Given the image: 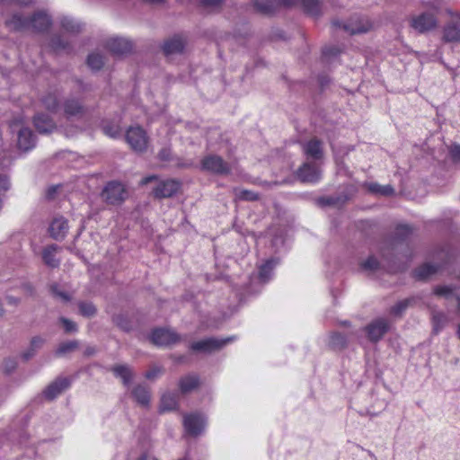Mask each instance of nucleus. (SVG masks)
I'll use <instances>...</instances> for the list:
<instances>
[{
  "mask_svg": "<svg viewBox=\"0 0 460 460\" xmlns=\"http://www.w3.org/2000/svg\"><path fill=\"white\" fill-rule=\"evenodd\" d=\"M58 249V245L51 244L45 247L42 251V260L50 268H58L59 266V261L56 259Z\"/></svg>",
  "mask_w": 460,
  "mask_h": 460,
  "instance_id": "nucleus-28",
  "label": "nucleus"
},
{
  "mask_svg": "<svg viewBox=\"0 0 460 460\" xmlns=\"http://www.w3.org/2000/svg\"><path fill=\"white\" fill-rule=\"evenodd\" d=\"M421 5L422 7L429 9L430 11L429 13H436V16L438 17L440 11L438 4L433 1H423L421 2Z\"/></svg>",
  "mask_w": 460,
  "mask_h": 460,
  "instance_id": "nucleus-48",
  "label": "nucleus"
},
{
  "mask_svg": "<svg viewBox=\"0 0 460 460\" xmlns=\"http://www.w3.org/2000/svg\"><path fill=\"white\" fill-rule=\"evenodd\" d=\"M274 265L271 260L266 261L259 268V279L262 282H266L270 279V275L272 273Z\"/></svg>",
  "mask_w": 460,
  "mask_h": 460,
  "instance_id": "nucleus-39",
  "label": "nucleus"
},
{
  "mask_svg": "<svg viewBox=\"0 0 460 460\" xmlns=\"http://www.w3.org/2000/svg\"><path fill=\"white\" fill-rule=\"evenodd\" d=\"M87 65L93 70H100L104 65V58L99 53H91L87 57Z\"/></svg>",
  "mask_w": 460,
  "mask_h": 460,
  "instance_id": "nucleus-38",
  "label": "nucleus"
},
{
  "mask_svg": "<svg viewBox=\"0 0 460 460\" xmlns=\"http://www.w3.org/2000/svg\"><path fill=\"white\" fill-rule=\"evenodd\" d=\"M61 27L71 33H78L82 31V25L71 18L65 17L61 20Z\"/></svg>",
  "mask_w": 460,
  "mask_h": 460,
  "instance_id": "nucleus-37",
  "label": "nucleus"
},
{
  "mask_svg": "<svg viewBox=\"0 0 460 460\" xmlns=\"http://www.w3.org/2000/svg\"><path fill=\"white\" fill-rule=\"evenodd\" d=\"M114 323L121 330L128 332L132 329L131 322L123 314H119L113 317Z\"/></svg>",
  "mask_w": 460,
  "mask_h": 460,
  "instance_id": "nucleus-42",
  "label": "nucleus"
},
{
  "mask_svg": "<svg viewBox=\"0 0 460 460\" xmlns=\"http://www.w3.org/2000/svg\"><path fill=\"white\" fill-rule=\"evenodd\" d=\"M233 193L237 200L242 201H257L260 199L259 193L244 189L234 188Z\"/></svg>",
  "mask_w": 460,
  "mask_h": 460,
  "instance_id": "nucleus-33",
  "label": "nucleus"
},
{
  "mask_svg": "<svg viewBox=\"0 0 460 460\" xmlns=\"http://www.w3.org/2000/svg\"><path fill=\"white\" fill-rule=\"evenodd\" d=\"M414 301L415 299L412 297L399 301L391 307L390 314L394 316H401L409 306L413 305Z\"/></svg>",
  "mask_w": 460,
  "mask_h": 460,
  "instance_id": "nucleus-34",
  "label": "nucleus"
},
{
  "mask_svg": "<svg viewBox=\"0 0 460 460\" xmlns=\"http://www.w3.org/2000/svg\"><path fill=\"white\" fill-rule=\"evenodd\" d=\"M59 321L62 323L64 330L66 333L77 331V325L73 321H70L69 319H66L65 317H60Z\"/></svg>",
  "mask_w": 460,
  "mask_h": 460,
  "instance_id": "nucleus-45",
  "label": "nucleus"
},
{
  "mask_svg": "<svg viewBox=\"0 0 460 460\" xmlns=\"http://www.w3.org/2000/svg\"><path fill=\"white\" fill-rule=\"evenodd\" d=\"M79 346V343L77 341H65L59 344L58 349H56V356L61 357L67 353H70L74 350H75Z\"/></svg>",
  "mask_w": 460,
  "mask_h": 460,
  "instance_id": "nucleus-35",
  "label": "nucleus"
},
{
  "mask_svg": "<svg viewBox=\"0 0 460 460\" xmlns=\"http://www.w3.org/2000/svg\"><path fill=\"white\" fill-rule=\"evenodd\" d=\"M361 268L367 270H376L379 268V261L375 256H369L361 263Z\"/></svg>",
  "mask_w": 460,
  "mask_h": 460,
  "instance_id": "nucleus-43",
  "label": "nucleus"
},
{
  "mask_svg": "<svg viewBox=\"0 0 460 460\" xmlns=\"http://www.w3.org/2000/svg\"><path fill=\"white\" fill-rule=\"evenodd\" d=\"M200 169L216 175H228L231 173L230 164L217 155H208L200 160Z\"/></svg>",
  "mask_w": 460,
  "mask_h": 460,
  "instance_id": "nucleus-3",
  "label": "nucleus"
},
{
  "mask_svg": "<svg viewBox=\"0 0 460 460\" xmlns=\"http://www.w3.org/2000/svg\"><path fill=\"white\" fill-rule=\"evenodd\" d=\"M450 155L455 162L460 161V146L456 145L450 149Z\"/></svg>",
  "mask_w": 460,
  "mask_h": 460,
  "instance_id": "nucleus-55",
  "label": "nucleus"
},
{
  "mask_svg": "<svg viewBox=\"0 0 460 460\" xmlns=\"http://www.w3.org/2000/svg\"><path fill=\"white\" fill-rule=\"evenodd\" d=\"M157 176L156 175H148V176H146L144 177L141 181H140V185L144 186V185H146L148 184L149 182L153 181H155L157 180Z\"/></svg>",
  "mask_w": 460,
  "mask_h": 460,
  "instance_id": "nucleus-59",
  "label": "nucleus"
},
{
  "mask_svg": "<svg viewBox=\"0 0 460 460\" xmlns=\"http://www.w3.org/2000/svg\"><path fill=\"white\" fill-rule=\"evenodd\" d=\"M341 52V49L336 46L325 47L323 49V56L325 58H332L340 55Z\"/></svg>",
  "mask_w": 460,
  "mask_h": 460,
  "instance_id": "nucleus-47",
  "label": "nucleus"
},
{
  "mask_svg": "<svg viewBox=\"0 0 460 460\" xmlns=\"http://www.w3.org/2000/svg\"><path fill=\"white\" fill-rule=\"evenodd\" d=\"M413 227L406 224H399L394 230V240L397 243L406 242L413 234Z\"/></svg>",
  "mask_w": 460,
  "mask_h": 460,
  "instance_id": "nucleus-30",
  "label": "nucleus"
},
{
  "mask_svg": "<svg viewBox=\"0 0 460 460\" xmlns=\"http://www.w3.org/2000/svg\"><path fill=\"white\" fill-rule=\"evenodd\" d=\"M440 270L438 265L424 263L414 270L413 278L417 280H424Z\"/></svg>",
  "mask_w": 460,
  "mask_h": 460,
  "instance_id": "nucleus-25",
  "label": "nucleus"
},
{
  "mask_svg": "<svg viewBox=\"0 0 460 460\" xmlns=\"http://www.w3.org/2000/svg\"><path fill=\"white\" fill-rule=\"evenodd\" d=\"M456 301H457V307H458V310L460 311V296H456Z\"/></svg>",
  "mask_w": 460,
  "mask_h": 460,
  "instance_id": "nucleus-63",
  "label": "nucleus"
},
{
  "mask_svg": "<svg viewBox=\"0 0 460 460\" xmlns=\"http://www.w3.org/2000/svg\"><path fill=\"white\" fill-rule=\"evenodd\" d=\"M116 377L122 380L123 385H128L133 378V373L127 365H115L111 368Z\"/></svg>",
  "mask_w": 460,
  "mask_h": 460,
  "instance_id": "nucleus-29",
  "label": "nucleus"
},
{
  "mask_svg": "<svg viewBox=\"0 0 460 460\" xmlns=\"http://www.w3.org/2000/svg\"><path fill=\"white\" fill-rule=\"evenodd\" d=\"M9 177L6 174H0V192H6L10 189Z\"/></svg>",
  "mask_w": 460,
  "mask_h": 460,
  "instance_id": "nucleus-51",
  "label": "nucleus"
},
{
  "mask_svg": "<svg viewBox=\"0 0 460 460\" xmlns=\"http://www.w3.org/2000/svg\"><path fill=\"white\" fill-rule=\"evenodd\" d=\"M200 385L199 376L194 373L182 376L178 381L179 391L181 394H187L197 390Z\"/></svg>",
  "mask_w": 460,
  "mask_h": 460,
  "instance_id": "nucleus-17",
  "label": "nucleus"
},
{
  "mask_svg": "<svg viewBox=\"0 0 460 460\" xmlns=\"http://www.w3.org/2000/svg\"><path fill=\"white\" fill-rule=\"evenodd\" d=\"M150 340L155 345L167 347L178 343L181 336L173 330L156 328L152 331Z\"/></svg>",
  "mask_w": 460,
  "mask_h": 460,
  "instance_id": "nucleus-9",
  "label": "nucleus"
},
{
  "mask_svg": "<svg viewBox=\"0 0 460 460\" xmlns=\"http://www.w3.org/2000/svg\"><path fill=\"white\" fill-rule=\"evenodd\" d=\"M181 182L175 179L161 181L153 190L155 199H162L174 196L181 189Z\"/></svg>",
  "mask_w": 460,
  "mask_h": 460,
  "instance_id": "nucleus-11",
  "label": "nucleus"
},
{
  "mask_svg": "<svg viewBox=\"0 0 460 460\" xmlns=\"http://www.w3.org/2000/svg\"><path fill=\"white\" fill-rule=\"evenodd\" d=\"M51 23L50 16L42 11L34 13L30 18L14 13L11 19L5 21L6 27L14 31L31 28L34 31L44 32L50 28Z\"/></svg>",
  "mask_w": 460,
  "mask_h": 460,
  "instance_id": "nucleus-2",
  "label": "nucleus"
},
{
  "mask_svg": "<svg viewBox=\"0 0 460 460\" xmlns=\"http://www.w3.org/2000/svg\"><path fill=\"white\" fill-rule=\"evenodd\" d=\"M182 425L187 435L198 437L205 429L206 419L200 412L185 413Z\"/></svg>",
  "mask_w": 460,
  "mask_h": 460,
  "instance_id": "nucleus-7",
  "label": "nucleus"
},
{
  "mask_svg": "<svg viewBox=\"0 0 460 460\" xmlns=\"http://www.w3.org/2000/svg\"><path fill=\"white\" fill-rule=\"evenodd\" d=\"M454 291V288L448 286H438L434 288V294L438 296H448Z\"/></svg>",
  "mask_w": 460,
  "mask_h": 460,
  "instance_id": "nucleus-46",
  "label": "nucleus"
},
{
  "mask_svg": "<svg viewBox=\"0 0 460 460\" xmlns=\"http://www.w3.org/2000/svg\"><path fill=\"white\" fill-rule=\"evenodd\" d=\"M95 353V349L93 347H88L86 348L84 354L86 356H92Z\"/></svg>",
  "mask_w": 460,
  "mask_h": 460,
  "instance_id": "nucleus-61",
  "label": "nucleus"
},
{
  "mask_svg": "<svg viewBox=\"0 0 460 460\" xmlns=\"http://www.w3.org/2000/svg\"><path fill=\"white\" fill-rule=\"evenodd\" d=\"M68 229L67 219L60 216L53 218L49 227V233L53 239L60 241L66 237Z\"/></svg>",
  "mask_w": 460,
  "mask_h": 460,
  "instance_id": "nucleus-15",
  "label": "nucleus"
},
{
  "mask_svg": "<svg viewBox=\"0 0 460 460\" xmlns=\"http://www.w3.org/2000/svg\"><path fill=\"white\" fill-rule=\"evenodd\" d=\"M394 188L390 185L382 186L381 185V192L380 195L382 196H390L394 193Z\"/></svg>",
  "mask_w": 460,
  "mask_h": 460,
  "instance_id": "nucleus-57",
  "label": "nucleus"
},
{
  "mask_svg": "<svg viewBox=\"0 0 460 460\" xmlns=\"http://www.w3.org/2000/svg\"><path fill=\"white\" fill-rule=\"evenodd\" d=\"M44 343V340L40 336H35L31 341V348L29 350L25 351L22 354V358L24 360H28L31 358L36 352L37 349L40 348Z\"/></svg>",
  "mask_w": 460,
  "mask_h": 460,
  "instance_id": "nucleus-40",
  "label": "nucleus"
},
{
  "mask_svg": "<svg viewBox=\"0 0 460 460\" xmlns=\"http://www.w3.org/2000/svg\"><path fill=\"white\" fill-rule=\"evenodd\" d=\"M137 460H147V456L143 454Z\"/></svg>",
  "mask_w": 460,
  "mask_h": 460,
  "instance_id": "nucleus-62",
  "label": "nucleus"
},
{
  "mask_svg": "<svg viewBox=\"0 0 460 460\" xmlns=\"http://www.w3.org/2000/svg\"><path fill=\"white\" fill-rule=\"evenodd\" d=\"M164 373V369L161 367H154L146 372L145 377L146 379L152 380L156 378L159 375Z\"/></svg>",
  "mask_w": 460,
  "mask_h": 460,
  "instance_id": "nucleus-49",
  "label": "nucleus"
},
{
  "mask_svg": "<svg viewBox=\"0 0 460 460\" xmlns=\"http://www.w3.org/2000/svg\"><path fill=\"white\" fill-rule=\"evenodd\" d=\"M78 308L80 314L85 317H91L96 314V307L90 302H80Z\"/></svg>",
  "mask_w": 460,
  "mask_h": 460,
  "instance_id": "nucleus-41",
  "label": "nucleus"
},
{
  "mask_svg": "<svg viewBox=\"0 0 460 460\" xmlns=\"http://www.w3.org/2000/svg\"><path fill=\"white\" fill-rule=\"evenodd\" d=\"M44 108L51 113H56L59 109L58 93L57 92H49L40 99Z\"/></svg>",
  "mask_w": 460,
  "mask_h": 460,
  "instance_id": "nucleus-26",
  "label": "nucleus"
},
{
  "mask_svg": "<svg viewBox=\"0 0 460 460\" xmlns=\"http://www.w3.org/2000/svg\"><path fill=\"white\" fill-rule=\"evenodd\" d=\"M234 337L226 339L207 338L194 341L190 345V349L195 352L211 353L221 349L226 344L234 341Z\"/></svg>",
  "mask_w": 460,
  "mask_h": 460,
  "instance_id": "nucleus-5",
  "label": "nucleus"
},
{
  "mask_svg": "<svg viewBox=\"0 0 460 460\" xmlns=\"http://www.w3.org/2000/svg\"><path fill=\"white\" fill-rule=\"evenodd\" d=\"M60 185H52L49 186L45 192V197L48 200H52L55 199V196L59 190Z\"/></svg>",
  "mask_w": 460,
  "mask_h": 460,
  "instance_id": "nucleus-52",
  "label": "nucleus"
},
{
  "mask_svg": "<svg viewBox=\"0 0 460 460\" xmlns=\"http://www.w3.org/2000/svg\"><path fill=\"white\" fill-rule=\"evenodd\" d=\"M335 28H342L345 31L351 35L366 33L372 28V23L368 19L365 18H353L347 23H342L340 21L334 20L332 22Z\"/></svg>",
  "mask_w": 460,
  "mask_h": 460,
  "instance_id": "nucleus-10",
  "label": "nucleus"
},
{
  "mask_svg": "<svg viewBox=\"0 0 460 460\" xmlns=\"http://www.w3.org/2000/svg\"><path fill=\"white\" fill-rule=\"evenodd\" d=\"M442 40L446 43L460 42V24L456 22H449L442 31Z\"/></svg>",
  "mask_w": 460,
  "mask_h": 460,
  "instance_id": "nucleus-21",
  "label": "nucleus"
},
{
  "mask_svg": "<svg viewBox=\"0 0 460 460\" xmlns=\"http://www.w3.org/2000/svg\"><path fill=\"white\" fill-rule=\"evenodd\" d=\"M70 385L71 381L68 377H58L46 387L43 392L44 396L49 400H53L67 389Z\"/></svg>",
  "mask_w": 460,
  "mask_h": 460,
  "instance_id": "nucleus-19",
  "label": "nucleus"
},
{
  "mask_svg": "<svg viewBox=\"0 0 460 460\" xmlns=\"http://www.w3.org/2000/svg\"><path fill=\"white\" fill-rule=\"evenodd\" d=\"M64 115L66 119L81 118L85 113V107L82 101L75 98H67L63 103Z\"/></svg>",
  "mask_w": 460,
  "mask_h": 460,
  "instance_id": "nucleus-16",
  "label": "nucleus"
},
{
  "mask_svg": "<svg viewBox=\"0 0 460 460\" xmlns=\"http://www.w3.org/2000/svg\"><path fill=\"white\" fill-rule=\"evenodd\" d=\"M432 322V332L438 335L442 329L446 326L448 320L447 315L442 312H434L431 317Z\"/></svg>",
  "mask_w": 460,
  "mask_h": 460,
  "instance_id": "nucleus-32",
  "label": "nucleus"
},
{
  "mask_svg": "<svg viewBox=\"0 0 460 460\" xmlns=\"http://www.w3.org/2000/svg\"><path fill=\"white\" fill-rule=\"evenodd\" d=\"M36 144V137L32 130L29 128H22L18 133V147L22 150L28 151L32 149Z\"/></svg>",
  "mask_w": 460,
  "mask_h": 460,
  "instance_id": "nucleus-23",
  "label": "nucleus"
},
{
  "mask_svg": "<svg viewBox=\"0 0 460 460\" xmlns=\"http://www.w3.org/2000/svg\"><path fill=\"white\" fill-rule=\"evenodd\" d=\"M389 322L385 318H377L365 327L367 339L371 342L379 341L389 331Z\"/></svg>",
  "mask_w": 460,
  "mask_h": 460,
  "instance_id": "nucleus-12",
  "label": "nucleus"
},
{
  "mask_svg": "<svg viewBox=\"0 0 460 460\" xmlns=\"http://www.w3.org/2000/svg\"><path fill=\"white\" fill-rule=\"evenodd\" d=\"M457 337L460 340V323L457 326V332H456Z\"/></svg>",
  "mask_w": 460,
  "mask_h": 460,
  "instance_id": "nucleus-64",
  "label": "nucleus"
},
{
  "mask_svg": "<svg viewBox=\"0 0 460 460\" xmlns=\"http://www.w3.org/2000/svg\"><path fill=\"white\" fill-rule=\"evenodd\" d=\"M126 141L131 149L137 153L146 150L148 137L146 132L141 127H131L126 133Z\"/></svg>",
  "mask_w": 460,
  "mask_h": 460,
  "instance_id": "nucleus-6",
  "label": "nucleus"
},
{
  "mask_svg": "<svg viewBox=\"0 0 460 460\" xmlns=\"http://www.w3.org/2000/svg\"><path fill=\"white\" fill-rule=\"evenodd\" d=\"M368 190L375 194H380L381 185H379L378 183H370L368 185Z\"/></svg>",
  "mask_w": 460,
  "mask_h": 460,
  "instance_id": "nucleus-58",
  "label": "nucleus"
},
{
  "mask_svg": "<svg viewBox=\"0 0 460 460\" xmlns=\"http://www.w3.org/2000/svg\"><path fill=\"white\" fill-rule=\"evenodd\" d=\"M49 290H50L51 294L53 295V296H55V297L60 298L65 302H67L70 300L69 295L64 291L58 290V285L56 283L50 285Z\"/></svg>",
  "mask_w": 460,
  "mask_h": 460,
  "instance_id": "nucleus-44",
  "label": "nucleus"
},
{
  "mask_svg": "<svg viewBox=\"0 0 460 460\" xmlns=\"http://www.w3.org/2000/svg\"><path fill=\"white\" fill-rule=\"evenodd\" d=\"M105 48L114 56H126L133 51L134 45L131 40L123 38H111L105 43Z\"/></svg>",
  "mask_w": 460,
  "mask_h": 460,
  "instance_id": "nucleus-13",
  "label": "nucleus"
},
{
  "mask_svg": "<svg viewBox=\"0 0 460 460\" xmlns=\"http://www.w3.org/2000/svg\"><path fill=\"white\" fill-rule=\"evenodd\" d=\"M186 40L181 35H174L164 42L162 47L165 56L181 53L185 48Z\"/></svg>",
  "mask_w": 460,
  "mask_h": 460,
  "instance_id": "nucleus-20",
  "label": "nucleus"
},
{
  "mask_svg": "<svg viewBox=\"0 0 460 460\" xmlns=\"http://www.w3.org/2000/svg\"><path fill=\"white\" fill-rule=\"evenodd\" d=\"M179 408L178 395L174 393L166 392L162 394L159 405V412L176 411Z\"/></svg>",
  "mask_w": 460,
  "mask_h": 460,
  "instance_id": "nucleus-24",
  "label": "nucleus"
},
{
  "mask_svg": "<svg viewBox=\"0 0 460 460\" xmlns=\"http://www.w3.org/2000/svg\"><path fill=\"white\" fill-rule=\"evenodd\" d=\"M158 158L161 161L168 162L172 159V151L169 147H164L158 153Z\"/></svg>",
  "mask_w": 460,
  "mask_h": 460,
  "instance_id": "nucleus-53",
  "label": "nucleus"
},
{
  "mask_svg": "<svg viewBox=\"0 0 460 460\" xmlns=\"http://www.w3.org/2000/svg\"><path fill=\"white\" fill-rule=\"evenodd\" d=\"M303 151L307 157L314 160H320L323 156V142L320 139L314 137L303 146Z\"/></svg>",
  "mask_w": 460,
  "mask_h": 460,
  "instance_id": "nucleus-22",
  "label": "nucleus"
},
{
  "mask_svg": "<svg viewBox=\"0 0 460 460\" xmlns=\"http://www.w3.org/2000/svg\"><path fill=\"white\" fill-rule=\"evenodd\" d=\"M20 289L26 296H32L34 293V289H33L32 286L29 283H23L20 287Z\"/></svg>",
  "mask_w": 460,
  "mask_h": 460,
  "instance_id": "nucleus-56",
  "label": "nucleus"
},
{
  "mask_svg": "<svg viewBox=\"0 0 460 460\" xmlns=\"http://www.w3.org/2000/svg\"><path fill=\"white\" fill-rule=\"evenodd\" d=\"M200 3L204 7L219 9L222 6L223 0H200Z\"/></svg>",
  "mask_w": 460,
  "mask_h": 460,
  "instance_id": "nucleus-50",
  "label": "nucleus"
},
{
  "mask_svg": "<svg viewBox=\"0 0 460 460\" xmlns=\"http://www.w3.org/2000/svg\"><path fill=\"white\" fill-rule=\"evenodd\" d=\"M36 130L40 134L51 133L57 126L53 119L45 113H37L32 119Z\"/></svg>",
  "mask_w": 460,
  "mask_h": 460,
  "instance_id": "nucleus-18",
  "label": "nucleus"
},
{
  "mask_svg": "<svg viewBox=\"0 0 460 460\" xmlns=\"http://www.w3.org/2000/svg\"><path fill=\"white\" fill-rule=\"evenodd\" d=\"M348 345L346 335L341 332H333L330 335L329 346L333 350H341Z\"/></svg>",
  "mask_w": 460,
  "mask_h": 460,
  "instance_id": "nucleus-31",
  "label": "nucleus"
},
{
  "mask_svg": "<svg viewBox=\"0 0 460 460\" xmlns=\"http://www.w3.org/2000/svg\"><path fill=\"white\" fill-rule=\"evenodd\" d=\"M252 2L255 11L265 15L273 14L280 5L291 7L298 2L306 14L314 17L321 14L319 0H252Z\"/></svg>",
  "mask_w": 460,
  "mask_h": 460,
  "instance_id": "nucleus-1",
  "label": "nucleus"
},
{
  "mask_svg": "<svg viewBox=\"0 0 460 460\" xmlns=\"http://www.w3.org/2000/svg\"><path fill=\"white\" fill-rule=\"evenodd\" d=\"M297 179L304 183H316L321 178V171L318 166L310 163H304L296 170Z\"/></svg>",
  "mask_w": 460,
  "mask_h": 460,
  "instance_id": "nucleus-14",
  "label": "nucleus"
},
{
  "mask_svg": "<svg viewBox=\"0 0 460 460\" xmlns=\"http://www.w3.org/2000/svg\"><path fill=\"white\" fill-rule=\"evenodd\" d=\"M6 300H7V302H8V304H10V305H18V303H19V299L14 298V297H13V296H6Z\"/></svg>",
  "mask_w": 460,
  "mask_h": 460,
  "instance_id": "nucleus-60",
  "label": "nucleus"
},
{
  "mask_svg": "<svg viewBox=\"0 0 460 460\" xmlns=\"http://www.w3.org/2000/svg\"><path fill=\"white\" fill-rule=\"evenodd\" d=\"M50 44L52 49L57 53L61 51L68 53L71 50L70 44L67 41L64 40L61 36H54L51 39Z\"/></svg>",
  "mask_w": 460,
  "mask_h": 460,
  "instance_id": "nucleus-36",
  "label": "nucleus"
},
{
  "mask_svg": "<svg viewBox=\"0 0 460 460\" xmlns=\"http://www.w3.org/2000/svg\"><path fill=\"white\" fill-rule=\"evenodd\" d=\"M127 190L125 186L116 181H110L102 190V198L111 205L119 204L125 200Z\"/></svg>",
  "mask_w": 460,
  "mask_h": 460,
  "instance_id": "nucleus-8",
  "label": "nucleus"
},
{
  "mask_svg": "<svg viewBox=\"0 0 460 460\" xmlns=\"http://www.w3.org/2000/svg\"><path fill=\"white\" fill-rule=\"evenodd\" d=\"M132 395L141 406H149L151 395L147 387L141 385H137L132 391Z\"/></svg>",
  "mask_w": 460,
  "mask_h": 460,
  "instance_id": "nucleus-27",
  "label": "nucleus"
},
{
  "mask_svg": "<svg viewBox=\"0 0 460 460\" xmlns=\"http://www.w3.org/2000/svg\"><path fill=\"white\" fill-rule=\"evenodd\" d=\"M103 131L106 135H108L111 137H116L119 134L120 130L118 126H116V127L104 126Z\"/></svg>",
  "mask_w": 460,
  "mask_h": 460,
  "instance_id": "nucleus-54",
  "label": "nucleus"
},
{
  "mask_svg": "<svg viewBox=\"0 0 460 460\" xmlns=\"http://www.w3.org/2000/svg\"><path fill=\"white\" fill-rule=\"evenodd\" d=\"M438 17L436 13L423 12L418 15H413L410 19V26L420 34L429 32L438 27Z\"/></svg>",
  "mask_w": 460,
  "mask_h": 460,
  "instance_id": "nucleus-4",
  "label": "nucleus"
}]
</instances>
